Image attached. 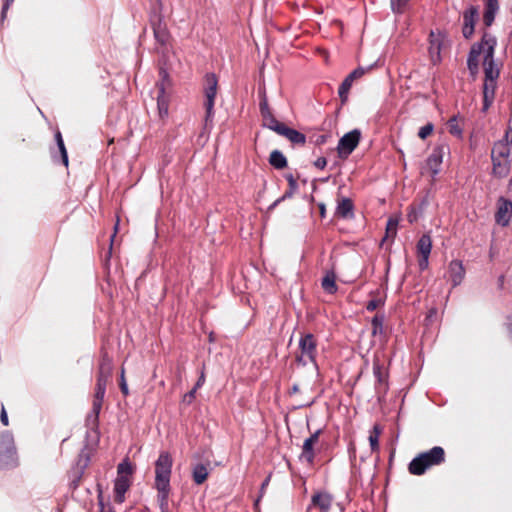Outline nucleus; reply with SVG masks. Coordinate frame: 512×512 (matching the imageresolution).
<instances>
[{"label": "nucleus", "instance_id": "f257e3e1", "mask_svg": "<svg viewBox=\"0 0 512 512\" xmlns=\"http://www.w3.org/2000/svg\"><path fill=\"white\" fill-rule=\"evenodd\" d=\"M172 465L173 460L170 453L161 451L155 461V488L160 493L162 504H165V498L169 497Z\"/></svg>", "mask_w": 512, "mask_h": 512}, {"label": "nucleus", "instance_id": "f03ea898", "mask_svg": "<svg viewBox=\"0 0 512 512\" xmlns=\"http://www.w3.org/2000/svg\"><path fill=\"white\" fill-rule=\"evenodd\" d=\"M445 461V451L441 446H434L415 456L408 465L412 475H423L432 466L440 465Z\"/></svg>", "mask_w": 512, "mask_h": 512}, {"label": "nucleus", "instance_id": "7ed1b4c3", "mask_svg": "<svg viewBox=\"0 0 512 512\" xmlns=\"http://www.w3.org/2000/svg\"><path fill=\"white\" fill-rule=\"evenodd\" d=\"M510 153L511 150L508 143L503 141L494 143L491 150V175L493 177L503 179L509 175L511 168V161L509 160Z\"/></svg>", "mask_w": 512, "mask_h": 512}, {"label": "nucleus", "instance_id": "20e7f679", "mask_svg": "<svg viewBox=\"0 0 512 512\" xmlns=\"http://www.w3.org/2000/svg\"><path fill=\"white\" fill-rule=\"evenodd\" d=\"M18 465L19 460L13 434L8 430L0 432V470L14 469Z\"/></svg>", "mask_w": 512, "mask_h": 512}, {"label": "nucleus", "instance_id": "39448f33", "mask_svg": "<svg viewBox=\"0 0 512 512\" xmlns=\"http://www.w3.org/2000/svg\"><path fill=\"white\" fill-rule=\"evenodd\" d=\"M172 80L169 76L167 69L160 67L159 69V81L156 83L158 90L157 94V109L160 119H165L169 114V103L170 96L167 90L171 88Z\"/></svg>", "mask_w": 512, "mask_h": 512}, {"label": "nucleus", "instance_id": "423d86ee", "mask_svg": "<svg viewBox=\"0 0 512 512\" xmlns=\"http://www.w3.org/2000/svg\"><path fill=\"white\" fill-rule=\"evenodd\" d=\"M488 38L490 41L489 46L485 49L483 58L484 79L491 80V83L496 82L500 76V69L495 62V48L497 46V39L494 35L484 32V40Z\"/></svg>", "mask_w": 512, "mask_h": 512}, {"label": "nucleus", "instance_id": "0eeeda50", "mask_svg": "<svg viewBox=\"0 0 512 512\" xmlns=\"http://www.w3.org/2000/svg\"><path fill=\"white\" fill-rule=\"evenodd\" d=\"M90 463V453L85 446L79 453L75 466L69 472V488L72 491H75L81 478L85 472V469L88 467Z\"/></svg>", "mask_w": 512, "mask_h": 512}, {"label": "nucleus", "instance_id": "6e6552de", "mask_svg": "<svg viewBox=\"0 0 512 512\" xmlns=\"http://www.w3.org/2000/svg\"><path fill=\"white\" fill-rule=\"evenodd\" d=\"M373 375L375 377V395L377 397V401L382 403L386 399V395L389 390V382H388V372L385 371L384 367L379 363V361H374L373 363Z\"/></svg>", "mask_w": 512, "mask_h": 512}, {"label": "nucleus", "instance_id": "1a4fd4ad", "mask_svg": "<svg viewBox=\"0 0 512 512\" xmlns=\"http://www.w3.org/2000/svg\"><path fill=\"white\" fill-rule=\"evenodd\" d=\"M361 139V132L359 129H353L345 133L338 142L337 152L340 158H347L358 146Z\"/></svg>", "mask_w": 512, "mask_h": 512}, {"label": "nucleus", "instance_id": "9d476101", "mask_svg": "<svg viewBox=\"0 0 512 512\" xmlns=\"http://www.w3.org/2000/svg\"><path fill=\"white\" fill-rule=\"evenodd\" d=\"M446 150H449L448 146L444 144L437 145L426 160V166L430 170L433 180L441 171V164Z\"/></svg>", "mask_w": 512, "mask_h": 512}, {"label": "nucleus", "instance_id": "9b49d317", "mask_svg": "<svg viewBox=\"0 0 512 512\" xmlns=\"http://www.w3.org/2000/svg\"><path fill=\"white\" fill-rule=\"evenodd\" d=\"M479 17V11L476 6H469L462 13L463 25H462V35L465 39L469 40L474 32H475V24Z\"/></svg>", "mask_w": 512, "mask_h": 512}, {"label": "nucleus", "instance_id": "f8f14e48", "mask_svg": "<svg viewBox=\"0 0 512 512\" xmlns=\"http://www.w3.org/2000/svg\"><path fill=\"white\" fill-rule=\"evenodd\" d=\"M365 74V69L363 67H358L355 70H353L351 73H349L342 83L339 86L338 89V95L341 99V103L345 104L348 100V94L352 87V84L355 79L362 77Z\"/></svg>", "mask_w": 512, "mask_h": 512}, {"label": "nucleus", "instance_id": "ddd939ff", "mask_svg": "<svg viewBox=\"0 0 512 512\" xmlns=\"http://www.w3.org/2000/svg\"><path fill=\"white\" fill-rule=\"evenodd\" d=\"M512 218V201L500 197L497 202V211L495 213V220L498 224L506 226Z\"/></svg>", "mask_w": 512, "mask_h": 512}, {"label": "nucleus", "instance_id": "4468645a", "mask_svg": "<svg viewBox=\"0 0 512 512\" xmlns=\"http://www.w3.org/2000/svg\"><path fill=\"white\" fill-rule=\"evenodd\" d=\"M316 340L312 333L303 334L299 340V349L305 354L309 361L317 366L316 362Z\"/></svg>", "mask_w": 512, "mask_h": 512}, {"label": "nucleus", "instance_id": "2eb2a0df", "mask_svg": "<svg viewBox=\"0 0 512 512\" xmlns=\"http://www.w3.org/2000/svg\"><path fill=\"white\" fill-rule=\"evenodd\" d=\"M448 276L452 283V288L460 285L465 277V268L458 258L453 259L448 266Z\"/></svg>", "mask_w": 512, "mask_h": 512}, {"label": "nucleus", "instance_id": "dca6fc26", "mask_svg": "<svg viewBox=\"0 0 512 512\" xmlns=\"http://www.w3.org/2000/svg\"><path fill=\"white\" fill-rule=\"evenodd\" d=\"M484 34L482 35L481 37V40L474 43L470 50H469V53H468V56H467V67H472V66H479V56L481 55V53H484L485 54V49L486 47L489 46V39L486 38V42H484Z\"/></svg>", "mask_w": 512, "mask_h": 512}, {"label": "nucleus", "instance_id": "f3484780", "mask_svg": "<svg viewBox=\"0 0 512 512\" xmlns=\"http://www.w3.org/2000/svg\"><path fill=\"white\" fill-rule=\"evenodd\" d=\"M85 425L87 427V441L93 437V442L97 443L99 440V415L90 412L86 417Z\"/></svg>", "mask_w": 512, "mask_h": 512}, {"label": "nucleus", "instance_id": "a211bd4d", "mask_svg": "<svg viewBox=\"0 0 512 512\" xmlns=\"http://www.w3.org/2000/svg\"><path fill=\"white\" fill-rule=\"evenodd\" d=\"M130 487V480L126 476H117L114 483V500L116 503H123L125 500V493Z\"/></svg>", "mask_w": 512, "mask_h": 512}, {"label": "nucleus", "instance_id": "6ab92c4d", "mask_svg": "<svg viewBox=\"0 0 512 512\" xmlns=\"http://www.w3.org/2000/svg\"><path fill=\"white\" fill-rule=\"evenodd\" d=\"M336 278L334 265H332L330 269L325 271V275L321 280V286L326 293L333 295L338 291Z\"/></svg>", "mask_w": 512, "mask_h": 512}, {"label": "nucleus", "instance_id": "aec40b11", "mask_svg": "<svg viewBox=\"0 0 512 512\" xmlns=\"http://www.w3.org/2000/svg\"><path fill=\"white\" fill-rule=\"evenodd\" d=\"M498 10H499V1L498 0H485L484 1L483 23L486 27H490L493 24Z\"/></svg>", "mask_w": 512, "mask_h": 512}, {"label": "nucleus", "instance_id": "412c9836", "mask_svg": "<svg viewBox=\"0 0 512 512\" xmlns=\"http://www.w3.org/2000/svg\"><path fill=\"white\" fill-rule=\"evenodd\" d=\"M336 215L343 219H351L354 217V204L350 198L343 197L338 201L336 207Z\"/></svg>", "mask_w": 512, "mask_h": 512}, {"label": "nucleus", "instance_id": "4be33fe9", "mask_svg": "<svg viewBox=\"0 0 512 512\" xmlns=\"http://www.w3.org/2000/svg\"><path fill=\"white\" fill-rule=\"evenodd\" d=\"M430 46H429V55L433 65H437L441 62V49L442 43L439 39H434V33L431 31L430 35Z\"/></svg>", "mask_w": 512, "mask_h": 512}, {"label": "nucleus", "instance_id": "5701e85b", "mask_svg": "<svg viewBox=\"0 0 512 512\" xmlns=\"http://www.w3.org/2000/svg\"><path fill=\"white\" fill-rule=\"evenodd\" d=\"M332 500V496L325 492H317L311 498L312 504L319 507L323 512H328L330 510Z\"/></svg>", "mask_w": 512, "mask_h": 512}, {"label": "nucleus", "instance_id": "b1692460", "mask_svg": "<svg viewBox=\"0 0 512 512\" xmlns=\"http://www.w3.org/2000/svg\"><path fill=\"white\" fill-rule=\"evenodd\" d=\"M279 135L287 138L292 144L304 145L306 143L305 134L299 132L296 129L290 128L286 125L283 129H281V132Z\"/></svg>", "mask_w": 512, "mask_h": 512}, {"label": "nucleus", "instance_id": "393cba45", "mask_svg": "<svg viewBox=\"0 0 512 512\" xmlns=\"http://www.w3.org/2000/svg\"><path fill=\"white\" fill-rule=\"evenodd\" d=\"M205 101H204V108H205V125L212 124L213 118H214V105H215V98L216 94H204Z\"/></svg>", "mask_w": 512, "mask_h": 512}, {"label": "nucleus", "instance_id": "a878e982", "mask_svg": "<svg viewBox=\"0 0 512 512\" xmlns=\"http://www.w3.org/2000/svg\"><path fill=\"white\" fill-rule=\"evenodd\" d=\"M268 161L269 164L277 170H282L288 165V161L285 155L277 149L270 153Z\"/></svg>", "mask_w": 512, "mask_h": 512}, {"label": "nucleus", "instance_id": "bb28decb", "mask_svg": "<svg viewBox=\"0 0 512 512\" xmlns=\"http://www.w3.org/2000/svg\"><path fill=\"white\" fill-rule=\"evenodd\" d=\"M108 379L109 374L105 373L103 368H100L97 375L96 389L94 394L95 398H104Z\"/></svg>", "mask_w": 512, "mask_h": 512}, {"label": "nucleus", "instance_id": "cd10ccee", "mask_svg": "<svg viewBox=\"0 0 512 512\" xmlns=\"http://www.w3.org/2000/svg\"><path fill=\"white\" fill-rule=\"evenodd\" d=\"M209 475V471L206 465L198 463L192 468V478L196 485L203 484Z\"/></svg>", "mask_w": 512, "mask_h": 512}, {"label": "nucleus", "instance_id": "c85d7f7f", "mask_svg": "<svg viewBox=\"0 0 512 512\" xmlns=\"http://www.w3.org/2000/svg\"><path fill=\"white\" fill-rule=\"evenodd\" d=\"M416 249L418 256H430L432 240L429 234H423L417 241Z\"/></svg>", "mask_w": 512, "mask_h": 512}, {"label": "nucleus", "instance_id": "c756f323", "mask_svg": "<svg viewBox=\"0 0 512 512\" xmlns=\"http://www.w3.org/2000/svg\"><path fill=\"white\" fill-rule=\"evenodd\" d=\"M218 78L215 73H206L203 82L204 94H217Z\"/></svg>", "mask_w": 512, "mask_h": 512}, {"label": "nucleus", "instance_id": "7c9ffc66", "mask_svg": "<svg viewBox=\"0 0 512 512\" xmlns=\"http://www.w3.org/2000/svg\"><path fill=\"white\" fill-rule=\"evenodd\" d=\"M316 443L309 439H305L302 446V453L300 455L301 460H305L307 463L312 464L315 459L314 446Z\"/></svg>", "mask_w": 512, "mask_h": 512}, {"label": "nucleus", "instance_id": "2f4dec72", "mask_svg": "<svg viewBox=\"0 0 512 512\" xmlns=\"http://www.w3.org/2000/svg\"><path fill=\"white\" fill-rule=\"evenodd\" d=\"M381 432H382V428L379 424H375L373 426L372 430L370 431L369 443H370L372 452L379 450V436H380Z\"/></svg>", "mask_w": 512, "mask_h": 512}, {"label": "nucleus", "instance_id": "473e14b6", "mask_svg": "<svg viewBox=\"0 0 512 512\" xmlns=\"http://www.w3.org/2000/svg\"><path fill=\"white\" fill-rule=\"evenodd\" d=\"M263 121H264V126L274 132H276L277 134H280L281 132V129H283L285 127V124L282 123V122H279L273 114L269 115V116H265V118H263Z\"/></svg>", "mask_w": 512, "mask_h": 512}, {"label": "nucleus", "instance_id": "72a5a7b5", "mask_svg": "<svg viewBox=\"0 0 512 512\" xmlns=\"http://www.w3.org/2000/svg\"><path fill=\"white\" fill-rule=\"evenodd\" d=\"M285 179L288 182V189L281 196V199L291 198L298 190V183L292 174H286Z\"/></svg>", "mask_w": 512, "mask_h": 512}, {"label": "nucleus", "instance_id": "f704fd0d", "mask_svg": "<svg viewBox=\"0 0 512 512\" xmlns=\"http://www.w3.org/2000/svg\"><path fill=\"white\" fill-rule=\"evenodd\" d=\"M384 319H385V316L383 314H376L372 318L371 325H372V335L373 336H376L378 334L379 335L383 334V332H384V327H383Z\"/></svg>", "mask_w": 512, "mask_h": 512}, {"label": "nucleus", "instance_id": "c9c22d12", "mask_svg": "<svg viewBox=\"0 0 512 512\" xmlns=\"http://www.w3.org/2000/svg\"><path fill=\"white\" fill-rule=\"evenodd\" d=\"M400 218L398 216L389 217L386 224V238H393L397 234Z\"/></svg>", "mask_w": 512, "mask_h": 512}, {"label": "nucleus", "instance_id": "e433bc0d", "mask_svg": "<svg viewBox=\"0 0 512 512\" xmlns=\"http://www.w3.org/2000/svg\"><path fill=\"white\" fill-rule=\"evenodd\" d=\"M410 0H390L391 11L401 15L405 12Z\"/></svg>", "mask_w": 512, "mask_h": 512}, {"label": "nucleus", "instance_id": "4c0bfd02", "mask_svg": "<svg viewBox=\"0 0 512 512\" xmlns=\"http://www.w3.org/2000/svg\"><path fill=\"white\" fill-rule=\"evenodd\" d=\"M447 125H448V131L451 135H453L457 138H462L463 129L458 125L456 116H453L452 118H450Z\"/></svg>", "mask_w": 512, "mask_h": 512}, {"label": "nucleus", "instance_id": "58836bf2", "mask_svg": "<svg viewBox=\"0 0 512 512\" xmlns=\"http://www.w3.org/2000/svg\"><path fill=\"white\" fill-rule=\"evenodd\" d=\"M133 466L128 459H124L122 462L118 464L117 472L118 476H128L133 473Z\"/></svg>", "mask_w": 512, "mask_h": 512}, {"label": "nucleus", "instance_id": "ea45409f", "mask_svg": "<svg viewBox=\"0 0 512 512\" xmlns=\"http://www.w3.org/2000/svg\"><path fill=\"white\" fill-rule=\"evenodd\" d=\"M57 148L60 153V159H58L56 154L53 153L52 158H53L54 162H61L64 166L67 167L69 160H68V153H67L64 142H62V144H58Z\"/></svg>", "mask_w": 512, "mask_h": 512}, {"label": "nucleus", "instance_id": "a19ab883", "mask_svg": "<svg viewBox=\"0 0 512 512\" xmlns=\"http://www.w3.org/2000/svg\"><path fill=\"white\" fill-rule=\"evenodd\" d=\"M154 37H155L157 43L164 46V45H166V43L168 41L169 35L165 28H161L159 26L157 28H154Z\"/></svg>", "mask_w": 512, "mask_h": 512}, {"label": "nucleus", "instance_id": "79ce46f5", "mask_svg": "<svg viewBox=\"0 0 512 512\" xmlns=\"http://www.w3.org/2000/svg\"><path fill=\"white\" fill-rule=\"evenodd\" d=\"M495 90H496V82L491 83V80L484 79L483 83V96H485V93H487V97L490 96V98L495 97Z\"/></svg>", "mask_w": 512, "mask_h": 512}, {"label": "nucleus", "instance_id": "37998d69", "mask_svg": "<svg viewBox=\"0 0 512 512\" xmlns=\"http://www.w3.org/2000/svg\"><path fill=\"white\" fill-rule=\"evenodd\" d=\"M434 129V125L432 123H427L426 125L422 126L418 131V136L421 139H426Z\"/></svg>", "mask_w": 512, "mask_h": 512}, {"label": "nucleus", "instance_id": "c03bdc74", "mask_svg": "<svg viewBox=\"0 0 512 512\" xmlns=\"http://www.w3.org/2000/svg\"><path fill=\"white\" fill-rule=\"evenodd\" d=\"M259 108H260V113H261L262 118H265V116H269L272 114L265 96L260 101Z\"/></svg>", "mask_w": 512, "mask_h": 512}, {"label": "nucleus", "instance_id": "a18cd8bd", "mask_svg": "<svg viewBox=\"0 0 512 512\" xmlns=\"http://www.w3.org/2000/svg\"><path fill=\"white\" fill-rule=\"evenodd\" d=\"M103 400H104V398H95L94 397L93 404H92V410H91L92 413L100 415Z\"/></svg>", "mask_w": 512, "mask_h": 512}, {"label": "nucleus", "instance_id": "49530a36", "mask_svg": "<svg viewBox=\"0 0 512 512\" xmlns=\"http://www.w3.org/2000/svg\"><path fill=\"white\" fill-rule=\"evenodd\" d=\"M205 379H206V377H205V365L203 364L202 368L200 370L199 377H198V379H197V381H196V383L194 385L195 389L198 390L199 388H201L204 385V383H205Z\"/></svg>", "mask_w": 512, "mask_h": 512}, {"label": "nucleus", "instance_id": "de8ad7c7", "mask_svg": "<svg viewBox=\"0 0 512 512\" xmlns=\"http://www.w3.org/2000/svg\"><path fill=\"white\" fill-rule=\"evenodd\" d=\"M382 304H383V301L381 299H372V300L368 301V303L366 305V309L368 311H374Z\"/></svg>", "mask_w": 512, "mask_h": 512}, {"label": "nucleus", "instance_id": "09e8293b", "mask_svg": "<svg viewBox=\"0 0 512 512\" xmlns=\"http://www.w3.org/2000/svg\"><path fill=\"white\" fill-rule=\"evenodd\" d=\"M13 2H14V0H4L2 10H1V16H0L1 22H3L5 20L7 11Z\"/></svg>", "mask_w": 512, "mask_h": 512}, {"label": "nucleus", "instance_id": "8fccbe9b", "mask_svg": "<svg viewBox=\"0 0 512 512\" xmlns=\"http://www.w3.org/2000/svg\"><path fill=\"white\" fill-rule=\"evenodd\" d=\"M119 385H120V390L123 393V395L127 396L129 394V390H128L127 382L124 377V370H122V372H121Z\"/></svg>", "mask_w": 512, "mask_h": 512}, {"label": "nucleus", "instance_id": "3c124183", "mask_svg": "<svg viewBox=\"0 0 512 512\" xmlns=\"http://www.w3.org/2000/svg\"><path fill=\"white\" fill-rule=\"evenodd\" d=\"M196 392H197V389H195V387H193L189 392H187L184 395L183 402H185L188 405L191 404L192 401L195 399Z\"/></svg>", "mask_w": 512, "mask_h": 512}, {"label": "nucleus", "instance_id": "603ef678", "mask_svg": "<svg viewBox=\"0 0 512 512\" xmlns=\"http://www.w3.org/2000/svg\"><path fill=\"white\" fill-rule=\"evenodd\" d=\"M429 266V258H418V267L420 272L426 270Z\"/></svg>", "mask_w": 512, "mask_h": 512}, {"label": "nucleus", "instance_id": "864d4df0", "mask_svg": "<svg viewBox=\"0 0 512 512\" xmlns=\"http://www.w3.org/2000/svg\"><path fill=\"white\" fill-rule=\"evenodd\" d=\"M494 101V98H490V96L487 97V93H485V96H483V107L482 110L486 111L489 109V107L492 105Z\"/></svg>", "mask_w": 512, "mask_h": 512}, {"label": "nucleus", "instance_id": "5fc2aeb1", "mask_svg": "<svg viewBox=\"0 0 512 512\" xmlns=\"http://www.w3.org/2000/svg\"><path fill=\"white\" fill-rule=\"evenodd\" d=\"M327 165V160L325 157H319L316 161H314V166L320 170H323Z\"/></svg>", "mask_w": 512, "mask_h": 512}, {"label": "nucleus", "instance_id": "6e6d98bb", "mask_svg": "<svg viewBox=\"0 0 512 512\" xmlns=\"http://www.w3.org/2000/svg\"><path fill=\"white\" fill-rule=\"evenodd\" d=\"M168 498L169 497L165 498V505L164 504L162 505L160 493L157 494V501H158L159 508H160L161 512H168V509H169Z\"/></svg>", "mask_w": 512, "mask_h": 512}, {"label": "nucleus", "instance_id": "4d7b16f0", "mask_svg": "<svg viewBox=\"0 0 512 512\" xmlns=\"http://www.w3.org/2000/svg\"><path fill=\"white\" fill-rule=\"evenodd\" d=\"M0 421L4 426H7L9 424L8 415H7V412L3 405H2V410H1V414H0Z\"/></svg>", "mask_w": 512, "mask_h": 512}, {"label": "nucleus", "instance_id": "13d9d810", "mask_svg": "<svg viewBox=\"0 0 512 512\" xmlns=\"http://www.w3.org/2000/svg\"><path fill=\"white\" fill-rule=\"evenodd\" d=\"M327 139H328V135L326 134H321V135H318L315 139V144L316 145H323L327 142Z\"/></svg>", "mask_w": 512, "mask_h": 512}, {"label": "nucleus", "instance_id": "bf43d9fd", "mask_svg": "<svg viewBox=\"0 0 512 512\" xmlns=\"http://www.w3.org/2000/svg\"><path fill=\"white\" fill-rule=\"evenodd\" d=\"M322 430L318 429L314 433H312L307 439L311 440L314 443H317L319 440V435L321 434Z\"/></svg>", "mask_w": 512, "mask_h": 512}, {"label": "nucleus", "instance_id": "052dcab7", "mask_svg": "<svg viewBox=\"0 0 512 512\" xmlns=\"http://www.w3.org/2000/svg\"><path fill=\"white\" fill-rule=\"evenodd\" d=\"M468 68V71H469V74L470 76L475 79L476 76L478 75L479 73V66H472V67H467Z\"/></svg>", "mask_w": 512, "mask_h": 512}, {"label": "nucleus", "instance_id": "680f3d73", "mask_svg": "<svg viewBox=\"0 0 512 512\" xmlns=\"http://www.w3.org/2000/svg\"><path fill=\"white\" fill-rule=\"evenodd\" d=\"M505 325H506V329L508 331L509 338L512 341V318L511 317L507 318V323Z\"/></svg>", "mask_w": 512, "mask_h": 512}, {"label": "nucleus", "instance_id": "e2e57ef3", "mask_svg": "<svg viewBox=\"0 0 512 512\" xmlns=\"http://www.w3.org/2000/svg\"><path fill=\"white\" fill-rule=\"evenodd\" d=\"M55 141H56V145H58V144H62V142H64L63 137H62V134H61V132H60V131H57V132L55 133Z\"/></svg>", "mask_w": 512, "mask_h": 512}, {"label": "nucleus", "instance_id": "0e129e2a", "mask_svg": "<svg viewBox=\"0 0 512 512\" xmlns=\"http://www.w3.org/2000/svg\"><path fill=\"white\" fill-rule=\"evenodd\" d=\"M408 220L410 223H413L414 221L417 220V214L413 211L409 212L408 213Z\"/></svg>", "mask_w": 512, "mask_h": 512}, {"label": "nucleus", "instance_id": "69168bd1", "mask_svg": "<svg viewBox=\"0 0 512 512\" xmlns=\"http://www.w3.org/2000/svg\"><path fill=\"white\" fill-rule=\"evenodd\" d=\"M285 199H281L278 198L277 200H275L270 206H269V210H273L280 202L284 201Z\"/></svg>", "mask_w": 512, "mask_h": 512}, {"label": "nucleus", "instance_id": "338daca9", "mask_svg": "<svg viewBox=\"0 0 512 512\" xmlns=\"http://www.w3.org/2000/svg\"><path fill=\"white\" fill-rule=\"evenodd\" d=\"M298 391H299V386H298V384H294V385L291 387V389H290V391H289V394H290V395H292V394L297 393Z\"/></svg>", "mask_w": 512, "mask_h": 512}, {"label": "nucleus", "instance_id": "774afa93", "mask_svg": "<svg viewBox=\"0 0 512 512\" xmlns=\"http://www.w3.org/2000/svg\"><path fill=\"white\" fill-rule=\"evenodd\" d=\"M99 506H100V512H111L110 510H108V511L105 510L104 503L101 498L99 499Z\"/></svg>", "mask_w": 512, "mask_h": 512}]
</instances>
